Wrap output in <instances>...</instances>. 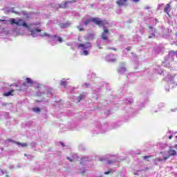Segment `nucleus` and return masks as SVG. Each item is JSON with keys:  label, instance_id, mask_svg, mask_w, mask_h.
Segmentation results:
<instances>
[{"label": "nucleus", "instance_id": "obj_1", "mask_svg": "<svg viewBox=\"0 0 177 177\" xmlns=\"http://www.w3.org/2000/svg\"><path fill=\"white\" fill-rule=\"evenodd\" d=\"M92 21L97 26H99V27H106V24H109V22H107L106 20H102L100 18L93 17L86 20L84 21V25L88 26V24H90V23H92Z\"/></svg>", "mask_w": 177, "mask_h": 177}, {"label": "nucleus", "instance_id": "obj_2", "mask_svg": "<svg viewBox=\"0 0 177 177\" xmlns=\"http://www.w3.org/2000/svg\"><path fill=\"white\" fill-rule=\"evenodd\" d=\"M15 24L19 27H26V28H28V25L26 22H24L22 19H19L16 20Z\"/></svg>", "mask_w": 177, "mask_h": 177}, {"label": "nucleus", "instance_id": "obj_3", "mask_svg": "<svg viewBox=\"0 0 177 177\" xmlns=\"http://www.w3.org/2000/svg\"><path fill=\"white\" fill-rule=\"evenodd\" d=\"M109 35H110V31L109 29H104L102 33L101 38L103 41H107L109 39Z\"/></svg>", "mask_w": 177, "mask_h": 177}, {"label": "nucleus", "instance_id": "obj_4", "mask_svg": "<svg viewBox=\"0 0 177 177\" xmlns=\"http://www.w3.org/2000/svg\"><path fill=\"white\" fill-rule=\"evenodd\" d=\"M168 156L163 157V160L164 161H167V160H168V158H169L170 157L176 156V151L174 150V149H169L168 151Z\"/></svg>", "mask_w": 177, "mask_h": 177}, {"label": "nucleus", "instance_id": "obj_5", "mask_svg": "<svg viewBox=\"0 0 177 177\" xmlns=\"http://www.w3.org/2000/svg\"><path fill=\"white\" fill-rule=\"evenodd\" d=\"M171 3H172L171 1H170L169 3L166 4L164 8V10H163V12L165 13H166L168 16H169V12H171V10L172 9L171 7Z\"/></svg>", "mask_w": 177, "mask_h": 177}, {"label": "nucleus", "instance_id": "obj_6", "mask_svg": "<svg viewBox=\"0 0 177 177\" xmlns=\"http://www.w3.org/2000/svg\"><path fill=\"white\" fill-rule=\"evenodd\" d=\"M116 5L118 6H128V0H117Z\"/></svg>", "mask_w": 177, "mask_h": 177}, {"label": "nucleus", "instance_id": "obj_7", "mask_svg": "<svg viewBox=\"0 0 177 177\" xmlns=\"http://www.w3.org/2000/svg\"><path fill=\"white\" fill-rule=\"evenodd\" d=\"M78 48H83V49H88V48H91L92 45L89 42H86L85 44H79L77 45Z\"/></svg>", "mask_w": 177, "mask_h": 177}, {"label": "nucleus", "instance_id": "obj_8", "mask_svg": "<svg viewBox=\"0 0 177 177\" xmlns=\"http://www.w3.org/2000/svg\"><path fill=\"white\" fill-rule=\"evenodd\" d=\"M26 82H25L22 84V85L24 86H27L28 85H29V86H32L34 82L32 81V80H31V78L27 77V78H26Z\"/></svg>", "mask_w": 177, "mask_h": 177}, {"label": "nucleus", "instance_id": "obj_9", "mask_svg": "<svg viewBox=\"0 0 177 177\" xmlns=\"http://www.w3.org/2000/svg\"><path fill=\"white\" fill-rule=\"evenodd\" d=\"M127 71V68H125V64H122L118 68V73L119 74H123V73H125Z\"/></svg>", "mask_w": 177, "mask_h": 177}, {"label": "nucleus", "instance_id": "obj_10", "mask_svg": "<svg viewBox=\"0 0 177 177\" xmlns=\"http://www.w3.org/2000/svg\"><path fill=\"white\" fill-rule=\"evenodd\" d=\"M13 143H15V145H18V146H21V147H27V146H28V144H27V142H15L13 141Z\"/></svg>", "mask_w": 177, "mask_h": 177}, {"label": "nucleus", "instance_id": "obj_11", "mask_svg": "<svg viewBox=\"0 0 177 177\" xmlns=\"http://www.w3.org/2000/svg\"><path fill=\"white\" fill-rule=\"evenodd\" d=\"M15 92V90L12 89L10 91L7 92V93H4L3 94V96L5 97H8V96H13V93Z\"/></svg>", "mask_w": 177, "mask_h": 177}, {"label": "nucleus", "instance_id": "obj_12", "mask_svg": "<svg viewBox=\"0 0 177 177\" xmlns=\"http://www.w3.org/2000/svg\"><path fill=\"white\" fill-rule=\"evenodd\" d=\"M68 26H70V23H62V24H59V27L61 28H68Z\"/></svg>", "mask_w": 177, "mask_h": 177}, {"label": "nucleus", "instance_id": "obj_13", "mask_svg": "<svg viewBox=\"0 0 177 177\" xmlns=\"http://www.w3.org/2000/svg\"><path fill=\"white\" fill-rule=\"evenodd\" d=\"M41 30L40 28H36L33 30H31V35H32V37H36L37 35H35V32H41Z\"/></svg>", "mask_w": 177, "mask_h": 177}, {"label": "nucleus", "instance_id": "obj_14", "mask_svg": "<svg viewBox=\"0 0 177 177\" xmlns=\"http://www.w3.org/2000/svg\"><path fill=\"white\" fill-rule=\"evenodd\" d=\"M67 1H62L61 4H59V8L62 9H66L67 8Z\"/></svg>", "mask_w": 177, "mask_h": 177}, {"label": "nucleus", "instance_id": "obj_15", "mask_svg": "<svg viewBox=\"0 0 177 177\" xmlns=\"http://www.w3.org/2000/svg\"><path fill=\"white\" fill-rule=\"evenodd\" d=\"M8 22L11 26H13V24H16V19H15V18H10L8 19Z\"/></svg>", "mask_w": 177, "mask_h": 177}, {"label": "nucleus", "instance_id": "obj_16", "mask_svg": "<svg viewBox=\"0 0 177 177\" xmlns=\"http://www.w3.org/2000/svg\"><path fill=\"white\" fill-rule=\"evenodd\" d=\"M85 99V95L80 94V96L77 98V100L78 102H81V100H84Z\"/></svg>", "mask_w": 177, "mask_h": 177}, {"label": "nucleus", "instance_id": "obj_17", "mask_svg": "<svg viewBox=\"0 0 177 177\" xmlns=\"http://www.w3.org/2000/svg\"><path fill=\"white\" fill-rule=\"evenodd\" d=\"M44 36L45 37H50V38H52V41H54L55 38H57V35H53V36H50V35H49L46 32L44 33Z\"/></svg>", "mask_w": 177, "mask_h": 177}, {"label": "nucleus", "instance_id": "obj_18", "mask_svg": "<svg viewBox=\"0 0 177 177\" xmlns=\"http://www.w3.org/2000/svg\"><path fill=\"white\" fill-rule=\"evenodd\" d=\"M117 161H118V160H109L107 161V164H109V165H111V164H114V162H117Z\"/></svg>", "mask_w": 177, "mask_h": 177}, {"label": "nucleus", "instance_id": "obj_19", "mask_svg": "<svg viewBox=\"0 0 177 177\" xmlns=\"http://www.w3.org/2000/svg\"><path fill=\"white\" fill-rule=\"evenodd\" d=\"M149 158H153V156H143V160H145V161H149Z\"/></svg>", "mask_w": 177, "mask_h": 177}, {"label": "nucleus", "instance_id": "obj_20", "mask_svg": "<svg viewBox=\"0 0 177 177\" xmlns=\"http://www.w3.org/2000/svg\"><path fill=\"white\" fill-rule=\"evenodd\" d=\"M32 111H34L35 113H39L41 111V109L38 107H35L32 109Z\"/></svg>", "mask_w": 177, "mask_h": 177}, {"label": "nucleus", "instance_id": "obj_21", "mask_svg": "<svg viewBox=\"0 0 177 177\" xmlns=\"http://www.w3.org/2000/svg\"><path fill=\"white\" fill-rule=\"evenodd\" d=\"M113 172H114V171L113 170V169H111L108 171H105L104 175H109L110 174H113Z\"/></svg>", "mask_w": 177, "mask_h": 177}, {"label": "nucleus", "instance_id": "obj_22", "mask_svg": "<svg viewBox=\"0 0 177 177\" xmlns=\"http://www.w3.org/2000/svg\"><path fill=\"white\" fill-rule=\"evenodd\" d=\"M82 55H84V56H88V55H89V52L88 50H84L82 52Z\"/></svg>", "mask_w": 177, "mask_h": 177}, {"label": "nucleus", "instance_id": "obj_23", "mask_svg": "<svg viewBox=\"0 0 177 177\" xmlns=\"http://www.w3.org/2000/svg\"><path fill=\"white\" fill-rule=\"evenodd\" d=\"M60 85L62 86H64V88H66V86H67V82H61Z\"/></svg>", "mask_w": 177, "mask_h": 177}, {"label": "nucleus", "instance_id": "obj_24", "mask_svg": "<svg viewBox=\"0 0 177 177\" xmlns=\"http://www.w3.org/2000/svg\"><path fill=\"white\" fill-rule=\"evenodd\" d=\"M74 2H77V0H71L66 1L67 5H68V3H74Z\"/></svg>", "mask_w": 177, "mask_h": 177}, {"label": "nucleus", "instance_id": "obj_25", "mask_svg": "<svg viewBox=\"0 0 177 177\" xmlns=\"http://www.w3.org/2000/svg\"><path fill=\"white\" fill-rule=\"evenodd\" d=\"M57 41L58 42H59L60 44H62V42H63V39L60 37H57Z\"/></svg>", "mask_w": 177, "mask_h": 177}, {"label": "nucleus", "instance_id": "obj_26", "mask_svg": "<svg viewBox=\"0 0 177 177\" xmlns=\"http://www.w3.org/2000/svg\"><path fill=\"white\" fill-rule=\"evenodd\" d=\"M109 62H111L112 63H115V62H117V59H115V58L110 59Z\"/></svg>", "mask_w": 177, "mask_h": 177}, {"label": "nucleus", "instance_id": "obj_27", "mask_svg": "<svg viewBox=\"0 0 177 177\" xmlns=\"http://www.w3.org/2000/svg\"><path fill=\"white\" fill-rule=\"evenodd\" d=\"M169 55H176V52L174 50H170L169 52Z\"/></svg>", "mask_w": 177, "mask_h": 177}, {"label": "nucleus", "instance_id": "obj_28", "mask_svg": "<svg viewBox=\"0 0 177 177\" xmlns=\"http://www.w3.org/2000/svg\"><path fill=\"white\" fill-rule=\"evenodd\" d=\"M77 28H78L79 31H80V32L85 30V29H84V28H81V27H80V26H77Z\"/></svg>", "mask_w": 177, "mask_h": 177}, {"label": "nucleus", "instance_id": "obj_29", "mask_svg": "<svg viewBox=\"0 0 177 177\" xmlns=\"http://www.w3.org/2000/svg\"><path fill=\"white\" fill-rule=\"evenodd\" d=\"M84 161H86V160H85V158H82L81 159V162H80L81 165H82V164H84Z\"/></svg>", "mask_w": 177, "mask_h": 177}, {"label": "nucleus", "instance_id": "obj_30", "mask_svg": "<svg viewBox=\"0 0 177 177\" xmlns=\"http://www.w3.org/2000/svg\"><path fill=\"white\" fill-rule=\"evenodd\" d=\"M145 9H146L147 10H149V9H151V7H150V6H145Z\"/></svg>", "mask_w": 177, "mask_h": 177}, {"label": "nucleus", "instance_id": "obj_31", "mask_svg": "<svg viewBox=\"0 0 177 177\" xmlns=\"http://www.w3.org/2000/svg\"><path fill=\"white\" fill-rule=\"evenodd\" d=\"M99 161H100L101 162H102V161H106V159L104 158H100Z\"/></svg>", "mask_w": 177, "mask_h": 177}, {"label": "nucleus", "instance_id": "obj_32", "mask_svg": "<svg viewBox=\"0 0 177 177\" xmlns=\"http://www.w3.org/2000/svg\"><path fill=\"white\" fill-rule=\"evenodd\" d=\"M67 160H68L70 162H73V159L70 158L69 157H67Z\"/></svg>", "mask_w": 177, "mask_h": 177}, {"label": "nucleus", "instance_id": "obj_33", "mask_svg": "<svg viewBox=\"0 0 177 177\" xmlns=\"http://www.w3.org/2000/svg\"><path fill=\"white\" fill-rule=\"evenodd\" d=\"M35 103H41V102H43V101H42V100H41V101H39V100H35Z\"/></svg>", "mask_w": 177, "mask_h": 177}, {"label": "nucleus", "instance_id": "obj_34", "mask_svg": "<svg viewBox=\"0 0 177 177\" xmlns=\"http://www.w3.org/2000/svg\"><path fill=\"white\" fill-rule=\"evenodd\" d=\"M8 142H12L13 143V142H17V141H15V140H13L9 139V140H8Z\"/></svg>", "mask_w": 177, "mask_h": 177}, {"label": "nucleus", "instance_id": "obj_35", "mask_svg": "<svg viewBox=\"0 0 177 177\" xmlns=\"http://www.w3.org/2000/svg\"><path fill=\"white\" fill-rule=\"evenodd\" d=\"M149 28L150 30H153V26H149Z\"/></svg>", "mask_w": 177, "mask_h": 177}, {"label": "nucleus", "instance_id": "obj_36", "mask_svg": "<svg viewBox=\"0 0 177 177\" xmlns=\"http://www.w3.org/2000/svg\"><path fill=\"white\" fill-rule=\"evenodd\" d=\"M17 91H19V92H21V88L17 89Z\"/></svg>", "mask_w": 177, "mask_h": 177}, {"label": "nucleus", "instance_id": "obj_37", "mask_svg": "<svg viewBox=\"0 0 177 177\" xmlns=\"http://www.w3.org/2000/svg\"><path fill=\"white\" fill-rule=\"evenodd\" d=\"M15 86H16V88H18L19 84H15Z\"/></svg>", "mask_w": 177, "mask_h": 177}, {"label": "nucleus", "instance_id": "obj_38", "mask_svg": "<svg viewBox=\"0 0 177 177\" xmlns=\"http://www.w3.org/2000/svg\"><path fill=\"white\" fill-rule=\"evenodd\" d=\"M82 175H84V174H85V170H84L82 172Z\"/></svg>", "mask_w": 177, "mask_h": 177}, {"label": "nucleus", "instance_id": "obj_39", "mask_svg": "<svg viewBox=\"0 0 177 177\" xmlns=\"http://www.w3.org/2000/svg\"><path fill=\"white\" fill-rule=\"evenodd\" d=\"M134 2H139V0H133Z\"/></svg>", "mask_w": 177, "mask_h": 177}, {"label": "nucleus", "instance_id": "obj_40", "mask_svg": "<svg viewBox=\"0 0 177 177\" xmlns=\"http://www.w3.org/2000/svg\"><path fill=\"white\" fill-rule=\"evenodd\" d=\"M172 136H170L169 137V139H172Z\"/></svg>", "mask_w": 177, "mask_h": 177}, {"label": "nucleus", "instance_id": "obj_41", "mask_svg": "<svg viewBox=\"0 0 177 177\" xmlns=\"http://www.w3.org/2000/svg\"><path fill=\"white\" fill-rule=\"evenodd\" d=\"M62 146L64 147V144L63 142H61Z\"/></svg>", "mask_w": 177, "mask_h": 177}, {"label": "nucleus", "instance_id": "obj_42", "mask_svg": "<svg viewBox=\"0 0 177 177\" xmlns=\"http://www.w3.org/2000/svg\"><path fill=\"white\" fill-rule=\"evenodd\" d=\"M111 49H112V50H117L116 48H111Z\"/></svg>", "mask_w": 177, "mask_h": 177}, {"label": "nucleus", "instance_id": "obj_43", "mask_svg": "<svg viewBox=\"0 0 177 177\" xmlns=\"http://www.w3.org/2000/svg\"><path fill=\"white\" fill-rule=\"evenodd\" d=\"M127 50H131V48H127Z\"/></svg>", "mask_w": 177, "mask_h": 177}, {"label": "nucleus", "instance_id": "obj_44", "mask_svg": "<svg viewBox=\"0 0 177 177\" xmlns=\"http://www.w3.org/2000/svg\"><path fill=\"white\" fill-rule=\"evenodd\" d=\"M174 147H175V149H177V145H176L174 146Z\"/></svg>", "mask_w": 177, "mask_h": 177}, {"label": "nucleus", "instance_id": "obj_45", "mask_svg": "<svg viewBox=\"0 0 177 177\" xmlns=\"http://www.w3.org/2000/svg\"><path fill=\"white\" fill-rule=\"evenodd\" d=\"M149 38H151V36H149Z\"/></svg>", "mask_w": 177, "mask_h": 177}, {"label": "nucleus", "instance_id": "obj_46", "mask_svg": "<svg viewBox=\"0 0 177 177\" xmlns=\"http://www.w3.org/2000/svg\"><path fill=\"white\" fill-rule=\"evenodd\" d=\"M10 86H13V84H11Z\"/></svg>", "mask_w": 177, "mask_h": 177}, {"label": "nucleus", "instance_id": "obj_47", "mask_svg": "<svg viewBox=\"0 0 177 177\" xmlns=\"http://www.w3.org/2000/svg\"><path fill=\"white\" fill-rule=\"evenodd\" d=\"M176 138L177 139V136H176Z\"/></svg>", "mask_w": 177, "mask_h": 177}]
</instances>
